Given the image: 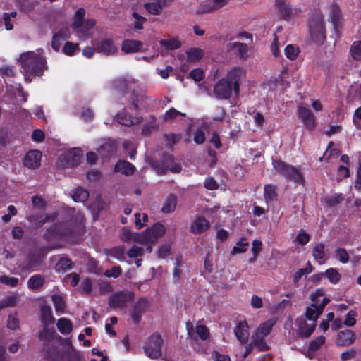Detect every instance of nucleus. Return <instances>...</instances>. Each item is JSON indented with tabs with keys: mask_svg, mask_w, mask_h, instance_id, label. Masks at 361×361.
Instances as JSON below:
<instances>
[{
	"mask_svg": "<svg viewBox=\"0 0 361 361\" xmlns=\"http://www.w3.org/2000/svg\"><path fill=\"white\" fill-rule=\"evenodd\" d=\"M275 4L279 12L284 17L288 16L292 13V8L287 0H275Z\"/></svg>",
	"mask_w": 361,
	"mask_h": 361,
	"instance_id": "2f4dec72",
	"label": "nucleus"
},
{
	"mask_svg": "<svg viewBox=\"0 0 361 361\" xmlns=\"http://www.w3.org/2000/svg\"><path fill=\"white\" fill-rule=\"evenodd\" d=\"M176 197L173 195H169L164 202L161 211L164 213H171L176 207Z\"/></svg>",
	"mask_w": 361,
	"mask_h": 361,
	"instance_id": "72a5a7b5",
	"label": "nucleus"
},
{
	"mask_svg": "<svg viewBox=\"0 0 361 361\" xmlns=\"http://www.w3.org/2000/svg\"><path fill=\"white\" fill-rule=\"evenodd\" d=\"M298 116L302 119L307 128L312 130L315 127V118L312 112L303 106H298Z\"/></svg>",
	"mask_w": 361,
	"mask_h": 361,
	"instance_id": "f3484780",
	"label": "nucleus"
},
{
	"mask_svg": "<svg viewBox=\"0 0 361 361\" xmlns=\"http://www.w3.org/2000/svg\"><path fill=\"white\" fill-rule=\"evenodd\" d=\"M18 302L19 295L18 294L12 293L7 295L0 301V310L8 307H14Z\"/></svg>",
	"mask_w": 361,
	"mask_h": 361,
	"instance_id": "473e14b6",
	"label": "nucleus"
},
{
	"mask_svg": "<svg viewBox=\"0 0 361 361\" xmlns=\"http://www.w3.org/2000/svg\"><path fill=\"white\" fill-rule=\"evenodd\" d=\"M95 20L94 19H87L82 20V26L79 27H73L77 33H81L86 37L85 33L95 25Z\"/></svg>",
	"mask_w": 361,
	"mask_h": 361,
	"instance_id": "4c0bfd02",
	"label": "nucleus"
},
{
	"mask_svg": "<svg viewBox=\"0 0 361 361\" xmlns=\"http://www.w3.org/2000/svg\"><path fill=\"white\" fill-rule=\"evenodd\" d=\"M330 20L335 25L340 22V8L336 5H333L331 7Z\"/></svg>",
	"mask_w": 361,
	"mask_h": 361,
	"instance_id": "5fc2aeb1",
	"label": "nucleus"
},
{
	"mask_svg": "<svg viewBox=\"0 0 361 361\" xmlns=\"http://www.w3.org/2000/svg\"><path fill=\"white\" fill-rule=\"evenodd\" d=\"M229 51L237 54L240 59H245L250 56V50L246 44L232 42L227 44Z\"/></svg>",
	"mask_w": 361,
	"mask_h": 361,
	"instance_id": "6ab92c4d",
	"label": "nucleus"
},
{
	"mask_svg": "<svg viewBox=\"0 0 361 361\" xmlns=\"http://www.w3.org/2000/svg\"><path fill=\"white\" fill-rule=\"evenodd\" d=\"M356 315H357L356 312L353 311V310L349 311L346 315V318H345V321L343 322V324L345 326H349V327L353 326L356 323V320H355Z\"/></svg>",
	"mask_w": 361,
	"mask_h": 361,
	"instance_id": "0e129e2a",
	"label": "nucleus"
},
{
	"mask_svg": "<svg viewBox=\"0 0 361 361\" xmlns=\"http://www.w3.org/2000/svg\"><path fill=\"white\" fill-rule=\"evenodd\" d=\"M317 311H319V308L317 307V304L312 303L310 307H308L306 310V317L309 320L315 322L317 319L319 317L317 315Z\"/></svg>",
	"mask_w": 361,
	"mask_h": 361,
	"instance_id": "37998d69",
	"label": "nucleus"
},
{
	"mask_svg": "<svg viewBox=\"0 0 361 361\" xmlns=\"http://www.w3.org/2000/svg\"><path fill=\"white\" fill-rule=\"evenodd\" d=\"M186 54L188 61L195 62L202 58L204 52L200 48H190L186 51Z\"/></svg>",
	"mask_w": 361,
	"mask_h": 361,
	"instance_id": "c9c22d12",
	"label": "nucleus"
},
{
	"mask_svg": "<svg viewBox=\"0 0 361 361\" xmlns=\"http://www.w3.org/2000/svg\"><path fill=\"white\" fill-rule=\"evenodd\" d=\"M59 331L62 334H68L73 330V325L71 320L66 318H60L56 323Z\"/></svg>",
	"mask_w": 361,
	"mask_h": 361,
	"instance_id": "7c9ffc66",
	"label": "nucleus"
},
{
	"mask_svg": "<svg viewBox=\"0 0 361 361\" xmlns=\"http://www.w3.org/2000/svg\"><path fill=\"white\" fill-rule=\"evenodd\" d=\"M276 195V187L274 185H268L264 187V197L267 200H273Z\"/></svg>",
	"mask_w": 361,
	"mask_h": 361,
	"instance_id": "e2e57ef3",
	"label": "nucleus"
},
{
	"mask_svg": "<svg viewBox=\"0 0 361 361\" xmlns=\"http://www.w3.org/2000/svg\"><path fill=\"white\" fill-rule=\"evenodd\" d=\"M42 154L37 149L30 150L25 156L24 165L30 169H36L41 164Z\"/></svg>",
	"mask_w": 361,
	"mask_h": 361,
	"instance_id": "ddd939ff",
	"label": "nucleus"
},
{
	"mask_svg": "<svg viewBox=\"0 0 361 361\" xmlns=\"http://www.w3.org/2000/svg\"><path fill=\"white\" fill-rule=\"evenodd\" d=\"M134 294L132 292H119L109 298V305L111 308L124 307L129 302L133 300Z\"/></svg>",
	"mask_w": 361,
	"mask_h": 361,
	"instance_id": "1a4fd4ad",
	"label": "nucleus"
},
{
	"mask_svg": "<svg viewBox=\"0 0 361 361\" xmlns=\"http://www.w3.org/2000/svg\"><path fill=\"white\" fill-rule=\"evenodd\" d=\"M228 3V0H207L202 2L197 11L198 13H209L219 10Z\"/></svg>",
	"mask_w": 361,
	"mask_h": 361,
	"instance_id": "9b49d317",
	"label": "nucleus"
},
{
	"mask_svg": "<svg viewBox=\"0 0 361 361\" xmlns=\"http://www.w3.org/2000/svg\"><path fill=\"white\" fill-rule=\"evenodd\" d=\"M315 326V322L307 324L305 321L302 320L299 322V329L297 334L299 336L307 338L313 333Z\"/></svg>",
	"mask_w": 361,
	"mask_h": 361,
	"instance_id": "bb28decb",
	"label": "nucleus"
},
{
	"mask_svg": "<svg viewBox=\"0 0 361 361\" xmlns=\"http://www.w3.org/2000/svg\"><path fill=\"white\" fill-rule=\"evenodd\" d=\"M352 57L355 60L361 59V41L354 42L350 47Z\"/></svg>",
	"mask_w": 361,
	"mask_h": 361,
	"instance_id": "09e8293b",
	"label": "nucleus"
},
{
	"mask_svg": "<svg viewBox=\"0 0 361 361\" xmlns=\"http://www.w3.org/2000/svg\"><path fill=\"white\" fill-rule=\"evenodd\" d=\"M78 49V45L77 44H73L72 42H66L63 47V52L66 55L71 56L74 54V52Z\"/></svg>",
	"mask_w": 361,
	"mask_h": 361,
	"instance_id": "338daca9",
	"label": "nucleus"
},
{
	"mask_svg": "<svg viewBox=\"0 0 361 361\" xmlns=\"http://www.w3.org/2000/svg\"><path fill=\"white\" fill-rule=\"evenodd\" d=\"M27 51L20 55L19 63L21 66V72L28 82L32 81V76H40L47 68L45 59L42 56L40 50Z\"/></svg>",
	"mask_w": 361,
	"mask_h": 361,
	"instance_id": "f257e3e1",
	"label": "nucleus"
},
{
	"mask_svg": "<svg viewBox=\"0 0 361 361\" xmlns=\"http://www.w3.org/2000/svg\"><path fill=\"white\" fill-rule=\"evenodd\" d=\"M108 254L120 261L125 260L124 248L122 246L113 247Z\"/></svg>",
	"mask_w": 361,
	"mask_h": 361,
	"instance_id": "3c124183",
	"label": "nucleus"
},
{
	"mask_svg": "<svg viewBox=\"0 0 361 361\" xmlns=\"http://www.w3.org/2000/svg\"><path fill=\"white\" fill-rule=\"evenodd\" d=\"M85 15V11L84 8H80L77 10L75 14L74 20L72 23V27L78 28L80 26H82Z\"/></svg>",
	"mask_w": 361,
	"mask_h": 361,
	"instance_id": "49530a36",
	"label": "nucleus"
},
{
	"mask_svg": "<svg viewBox=\"0 0 361 361\" xmlns=\"http://www.w3.org/2000/svg\"><path fill=\"white\" fill-rule=\"evenodd\" d=\"M16 16L17 13L16 11H12L11 13H5L4 14L3 20L6 30H11L13 28L12 20L14 19L16 17Z\"/></svg>",
	"mask_w": 361,
	"mask_h": 361,
	"instance_id": "c03bdc74",
	"label": "nucleus"
},
{
	"mask_svg": "<svg viewBox=\"0 0 361 361\" xmlns=\"http://www.w3.org/2000/svg\"><path fill=\"white\" fill-rule=\"evenodd\" d=\"M355 336L350 330L341 331L338 333L336 343L339 346H348L354 343Z\"/></svg>",
	"mask_w": 361,
	"mask_h": 361,
	"instance_id": "412c9836",
	"label": "nucleus"
},
{
	"mask_svg": "<svg viewBox=\"0 0 361 361\" xmlns=\"http://www.w3.org/2000/svg\"><path fill=\"white\" fill-rule=\"evenodd\" d=\"M52 301L56 312H63L65 308V302L63 298L58 295L52 296Z\"/></svg>",
	"mask_w": 361,
	"mask_h": 361,
	"instance_id": "6e6d98bb",
	"label": "nucleus"
},
{
	"mask_svg": "<svg viewBox=\"0 0 361 361\" xmlns=\"http://www.w3.org/2000/svg\"><path fill=\"white\" fill-rule=\"evenodd\" d=\"M147 306V300L145 299H141L134 305L131 312V317L134 322H139L142 313L146 311Z\"/></svg>",
	"mask_w": 361,
	"mask_h": 361,
	"instance_id": "4be33fe9",
	"label": "nucleus"
},
{
	"mask_svg": "<svg viewBox=\"0 0 361 361\" xmlns=\"http://www.w3.org/2000/svg\"><path fill=\"white\" fill-rule=\"evenodd\" d=\"M135 169V168L132 164L125 161H119L115 166L116 171L120 172L126 176L132 175Z\"/></svg>",
	"mask_w": 361,
	"mask_h": 361,
	"instance_id": "cd10ccee",
	"label": "nucleus"
},
{
	"mask_svg": "<svg viewBox=\"0 0 361 361\" xmlns=\"http://www.w3.org/2000/svg\"><path fill=\"white\" fill-rule=\"evenodd\" d=\"M353 122L357 129L361 130V106L355 111Z\"/></svg>",
	"mask_w": 361,
	"mask_h": 361,
	"instance_id": "774afa93",
	"label": "nucleus"
},
{
	"mask_svg": "<svg viewBox=\"0 0 361 361\" xmlns=\"http://www.w3.org/2000/svg\"><path fill=\"white\" fill-rule=\"evenodd\" d=\"M78 219L79 221L77 223L70 221L55 225L53 228L47 231V238H68L82 226L84 219L82 214L78 215Z\"/></svg>",
	"mask_w": 361,
	"mask_h": 361,
	"instance_id": "7ed1b4c3",
	"label": "nucleus"
},
{
	"mask_svg": "<svg viewBox=\"0 0 361 361\" xmlns=\"http://www.w3.org/2000/svg\"><path fill=\"white\" fill-rule=\"evenodd\" d=\"M142 235V232H132L128 228L124 227L122 228V232L121 233L120 238L123 242H128L133 240L134 242L142 244L143 238Z\"/></svg>",
	"mask_w": 361,
	"mask_h": 361,
	"instance_id": "5701e85b",
	"label": "nucleus"
},
{
	"mask_svg": "<svg viewBox=\"0 0 361 361\" xmlns=\"http://www.w3.org/2000/svg\"><path fill=\"white\" fill-rule=\"evenodd\" d=\"M129 99L131 105L137 110L140 105L146 102L147 97L144 91H133Z\"/></svg>",
	"mask_w": 361,
	"mask_h": 361,
	"instance_id": "a878e982",
	"label": "nucleus"
},
{
	"mask_svg": "<svg viewBox=\"0 0 361 361\" xmlns=\"http://www.w3.org/2000/svg\"><path fill=\"white\" fill-rule=\"evenodd\" d=\"M82 158V152L78 148L73 149L62 154L58 159L56 166L64 169L78 165Z\"/></svg>",
	"mask_w": 361,
	"mask_h": 361,
	"instance_id": "423d86ee",
	"label": "nucleus"
},
{
	"mask_svg": "<svg viewBox=\"0 0 361 361\" xmlns=\"http://www.w3.org/2000/svg\"><path fill=\"white\" fill-rule=\"evenodd\" d=\"M41 319L45 326L54 324L51 309L49 306L43 305L41 307Z\"/></svg>",
	"mask_w": 361,
	"mask_h": 361,
	"instance_id": "c85d7f7f",
	"label": "nucleus"
},
{
	"mask_svg": "<svg viewBox=\"0 0 361 361\" xmlns=\"http://www.w3.org/2000/svg\"><path fill=\"white\" fill-rule=\"evenodd\" d=\"M166 6V0H155L149 3H146L145 8L150 14L159 15Z\"/></svg>",
	"mask_w": 361,
	"mask_h": 361,
	"instance_id": "393cba45",
	"label": "nucleus"
},
{
	"mask_svg": "<svg viewBox=\"0 0 361 361\" xmlns=\"http://www.w3.org/2000/svg\"><path fill=\"white\" fill-rule=\"evenodd\" d=\"M299 53V49L293 44L287 45L285 49V55L290 60H294Z\"/></svg>",
	"mask_w": 361,
	"mask_h": 361,
	"instance_id": "8fccbe9b",
	"label": "nucleus"
},
{
	"mask_svg": "<svg viewBox=\"0 0 361 361\" xmlns=\"http://www.w3.org/2000/svg\"><path fill=\"white\" fill-rule=\"evenodd\" d=\"M272 164L274 169L285 178L298 184L302 183V176L296 168L278 160L273 161Z\"/></svg>",
	"mask_w": 361,
	"mask_h": 361,
	"instance_id": "20e7f679",
	"label": "nucleus"
},
{
	"mask_svg": "<svg viewBox=\"0 0 361 361\" xmlns=\"http://www.w3.org/2000/svg\"><path fill=\"white\" fill-rule=\"evenodd\" d=\"M274 322L271 320L262 323L252 334L251 341L246 345L243 357H247L254 348L259 351L268 350L269 345L266 342V337L271 332Z\"/></svg>",
	"mask_w": 361,
	"mask_h": 361,
	"instance_id": "f03ea898",
	"label": "nucleus"
},
{
	"mask_svg": "<svg viewBox=\"0 0 361 361\" xmlns=\"http://www.w3.org/2000/svg\"><path fill=\"white\" fill-rule=\"evenodd\" d=\"M210 227L209 221L203 216H198L191 222L190 231L192 234H201Z\"/></svg>",
	"mask_w": 361,
	"mask_h": 361,
	"instance_id": "a211bd4d",
	"label": "nucleus"
},
{
	"mask_svg": "<svg viewBox=\"0 0 361 361\" xmlns=\"http://www.w3.org/2000/svg\"><path fill=\"white\" fill-rule=\"evenodd\" d=\"M19 319L16 317V314H10L8 318L7 326L12 330H15L18 328Z\"/></svg>",
	"mask_w": 361,
	"mask_h": 361,
	"instance_id": "69168bd1",
	"label": "nucleus"
},
{
	"mask_svg": "<svg viewBox=\"0 0 361 361\" xmlns=\"http://www.w3.org/2000/svg\"><path fill=\"white\" fill-rule=\"evenodd\" d=\"M245 71L240 68H234L231 70L227 74L226 80L233 87L234 92L238 94L239 91V83L240 81L245 77Z\"/></svg>",
	"mask_w": 361,
	"mask_h": 361,
	"instance_id": "2eb2a0df",
	"label": "nucleus"
},
{
	"mask_svg": "<svg viewBox=\"0 0 361 361\" xmlns=\"http://www.w3.org/2000/svg\"><path fill=\"white\" fill-rule=\"evenodd\" d=\"M178 116H185V114L178 111L174 108H171L164 114L163 119L165 121H171L175 119Z\"/></svg>",
	"mask_w": 361,
	"mask_h": 361,
	"instance_id": "603ef678",
	"label": "nucleus"
},
{
	"mask_svg": "<svg viewBox=\"0 0 361 361\" xmlns=\"http://www.w3.org/2000/svg\"><path fill=\"white\" fill-rule=\"evenodd\" d=\"M234 334L241 344H246L250 336L249 325L245 320L240 321L234 328Z\"/></svg>",
	"mask_w": 361,
	"mask_h": 361,
	"instance_id": "dca6fc26",
	"label": "nucleus"
},
{
	"mask_svg": "<svg viewBox=\"0 0 361 361\" xmlns=\"http://www.w3.org/2000/svg\"><path fill=\"white\" fill-rule=\"evenodd\" d=\"M322 276H325L331 283L336 284L341 279V274L334 268L328 269L324 273H321Z\"/></svg>",
	"mask_w": 361,
	"mask_h": 361,
	"instance_id": "ea45409f",
	"label": "nucleus"
},
{
	"mask_svg": "<svg viewBox=\"0 0 361 361\" xmlns=\"http://www.w3.org/2000/svg\"><path fill=\"white\" fill-rule=\"evenodd\" d=\"M312 256L320 264H324L326 260L324 245L322 243L316 244L312 249Z\"/></svg>",
	"mask_w": 361,
	"mask_h": 361,
	"instance_id": "c756f323",
	"label": "nucleus"
},
{
	"mask_svg": "<svg viewBox=\"0 0 361 361\" xmlns=\"http://www.w3.org/2000/svg\"><path fill=\"white\" fill-rule=\"evenodd\" d=\"M249 243L246 238H243L238 240L236 245L232 248L231 251V255H235L236 254L244 253L247 250V247Z\"/></svg>",
	"mask_w": 361,
	"mask_h": 361,
	"instance_id": "e433bc0d",
	"label": "nucleus"
},
{
	"mask_svg": "<svg viewBox=\"0 0 361 361\" xmlns=\"http://www.w3.org/2000/svg\"><path fill=\"white\" fill-rule=\"evenodd\" d=\"M71 268V262L68 258L60 259L56 264L55 269L58 272H65Z\"/></svg>",
	"mask_w": 361,
	"mask_h": 361,
	"instance_id": "79ce46f5",
	"label": "nucleus"
},
{
	"mask_svg": "<svg viewBox=\"0 0 361 361\" xmlns=\"http://www.w3.org/2000/svg\"><path fill=\"white\" fill-rule=\"evenodd\" d=\"M116 119L118 123L126 126L138 125L143 121V118L141 116L136 115L131 116L126 112V109L117 114L116 115Z\"/></svg>",
	"mask_w": 361,
	"mask_h": 361,
	"instance_id": "4468645a",
	"label": "nucleus"
},
{
	"mask_svg": "<svg viewBox=\"0 0 361 361\" xmlns=\"http://www.w3.org/2000/svg\"><path fill=\"white\" fill-rule=\"evenodd\" d=\"M233 89L228 80L222 79L214 86V93L219 99H227L231 97Z\"/></svg>",
	"mask_w": 361,
	"mask_h": 361,
	"instance_id": "9d476101",
	"label": "nucleus"
},
{
	"mask_svg": "<svg viewBox=\"0 0 361 361\" xmlns=\"http://www.w3.org/2000/svg\"><path fill=\"white\" fill-rule=\"evenodd\" d=\"M325 342V337L323 336H318L316 339L310 341L309 345V349L311 351L317 350L322 345H323Z\"/></svg>",
	"mask_w": 361,
	"mask_h": 361,
	"instance_id": "13d9d810",
	"label": "nucleus"
},
{
	"mask_svg": "<svg viewBox=\"0 0 361 361\" xmlns=\"http://www.w3.org/2000/svg\"><path fill=\"white\" fill-rule=\"evenodd\" d=\"M0 282L10 287H15L18 283V279L8 276H1Z\"/></svg>",
	"mask_w": 361,
	"mask_h": 361,
	"instance_id": "680f3d73",
	"label": "nucleus"
},
{
	"mask_svg": "<svg viewBox=\"0 0 361 361\" xmlns=\"http://www.w3.org/2000/svg\"><path fill=\"white\" fill-rule=\"evenodd\" d=\"M142 42L135 39H125L122 42L121 51L125 54H132L140 50Z\"/></svg>",
	"mask_w": 361,
	"mask_h": 361,
	"instance_id": "b1692460",
	"label": "nucleus"
},
{
	"mask_svg": "<svg viewBox=\"0 0 361 361\" xmlns=\"http://www.w3.org/2000/svg\"><path fill=\"white\" fill-rule=\"evenodd\" d=\"M161 46H164L167 49H177L181 47V43L177 39L173 38L170 39H161L159 42Z\"/></svg>",
	"mask_w": 361,
	"mask_h": 361,
	"instance_id": "a19ab883",
	"label": "nucleus"
},
{
	"mask_svg": "<svg viewBox=\"0 0 361 361\" xmlns=\"http://www.w3.org/2000/svg\"><path fill=\"white\" fill-rule=\"evenodd\" d=\"M166 232V228L161 224L157 223L150 228L142 232L143 238L142 244L147 245L154 243L157 238L162 237Z\"/></svg>",
	"mask_w": 361,
	"mask_h": 361,
	"instance_id": "6e6552de",
	"label": "nucleus"
},
{
	"mask_svg": "<svg viewBox=\"0 0 361 361\" xmlns=\"http://www.w3.org/2000/svg\"><path fill=\"white\" fill-rule=\"evenodd\" d=\"M135 217V226L138 229H140L145 226V224L148 221V216L146 214L136 213Z\"/></svg>",
	"mask_w": 361,
	"mask_h": 361,
	"instance_id": "bf43d9fd",
	"label": "nucleus"
},
{
	"mask_svg": "<svg viewBox=\"0 0 361 361\" xmlns=\"http://www.w3.org/2000/svg\"><path fill=\"white\" fill-rule=\"evenodd\" d=\"M135 83V80L128 76H123L114 80L111 82V87L116 90L123 92L128 87Z\"/></svg>",
	"mask_w": 361,
	"mask_h": 361,
	"instance_id": "aec40b11",
	"label": "nucleus"
},
{
	"mask_svg": "<svg viewBox=\"0 0 361 361\" xmlns=\"http://www.w3.org/2000/svg\"><path fill=\"white\" fill-rule=\"evenodd\" d=\"M310 32L317 43H322L325 39V29L323 18L318 15L314 16L310 23Z\"/></svg>",
	"mask_w": 361,
	"mask_h": 361,
	"instance_id": "0eeeda50",
	"label": "nucleus"
},
{
	"mask_svg": "<svg viewBox=\"0 0 361 361\" xmlns=\"http://www.w3.org/2000/svg\"><path fill=\"white\" fill-rule=\"evenodd\" d=\"M44 282V279L39 274L30 277L27 281V286L30 289L35 290L41 287Z\"/></svg>",
	"mask_w": 361,
	"mask_h": 361,
	"instance_id": "58836bf2",
	"label": "nucleus"
},
{
	"mask_svg": "<svg viewBox=\"0 0 361 361\" xmlns=\"http://www.w3.org/2000/svg\"><path fill=\"white\" fill-rule=\"evenodd\" d=\"M195 333L202 340H207L209 338V331L204 325H197Z\"/></svg>",
	"mask_w": 361,
	"mask_h": 361,
	"instance_id": "4d7b16f0",
	"label": "nucleus"
},
{
	"mask_svg": "<svg viewBox=\"0 0 361 361\" xmlns=\"http://www.w3.org/2000/svg\"><path fill=\"white\" fill-rule=\"evenodd\" d=\"M96 51L105 56H111L118 53V47L111 39H103L97 43Z\"/></svg>",
	"mask_w": 361,
	"mask_h": 361,
	"instance_id": "f8f14e48",
	"label": "nucleus"
},
{
	"mask_svg": "<svg viewBox=\"0 0 361 361\" xmlns=\"http://www.w3.org/2000/svg\"><path fill=\"white\" fill-rule=\"evenodd\" d=\"M307 267L298 269L294 274L293 281L295 283H298L299 280L304 276L312 272V269L310 262H308Z\"/></svg>",
	"mask_w": 361,
	"mask_h": 361,
	"instance_id": "de8ad7c7",
	"label": "nucleus"
},
{
	"mask_svg": "<svg viewBox=\"0 0 361 361\" xmlns=\"http://www.w3.org/2000/svg\"><path fill=\"white\" fill-rule=\"evenodd\" d=\"M144 255V248L138 245H133L127 252V255L130 258L137 259L142 257Z\"/></svg>",
	"mask_w": 361,
	"mask_h": 361,
	"instance_id": "a18cd8bd",
	"label": "nucleus"
},
{
	"mask_svg": "<svg viewBox=\"0 0 361 361\" xmlns=\"http://www.w3.org/2000/svg\"><path fill=\"white\" fill-rule=\"evenodd\" d=\"M71 197L75 202H85L89 197V192L79 187L72 191Z\"/></svg>",
	"mask_w": 361,
	"mask_h": 361,
	"instance_id": "f704fd0d",
	"label": "nucleus"
},
{
	"mask_svg": "<svg viewBox=\"0 0 361 361\" xmlns=\"http://www.w3.org/2000/svg\"><path fill=\"white\" fill-rule=\"evenodd\" d=\"M159 127V124L157 122L155 117H150V121L147 123L145 124L142 128V133L145 135L149 134L152 130L157 129Z\"/></svg>",
	"mask_w": 361,
	"mask_h": 361,
	"instance_id": "864d4df0",
	"label": "nucleus"
},
{
	"mask_svg": "<svg viewBox=\"0 0 361 361\" xmlns=\"http://www.w3.org/2000/svg\"><path fill=\"white\" fill-rule=\"evenodd\" d=\"M336 257L342 263L345 264L349 260V256L347 251L343 248H338L335 251Z\"/></svg>",
	"mask_w": 361,
	"mask_h": 361,
	"instance_id": "052dcab7",
	"label": "nucleus"
},
{
	"mask_svg": "<svg viewBox=\"0 0 361 361\" xmlns=\"http://www.w3.org/2000/svg\"><path fill=\"white\" fill-rule=\"evenodd\" d=\"M164 341L159 334L150 336L144 345L145 355L152 359L159 358L162 355Z\"/></svg>",
	"mask_w": 361,
	"mask_h": 361,
	"instance_id": "39448f33",
	"label": "nucleus"
}]
</instances>
